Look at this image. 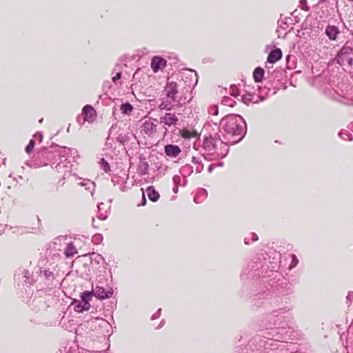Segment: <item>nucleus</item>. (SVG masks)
Listing matches in <instances>:
<instances>
[{
	"label": "nucleus",
	"instance_id": "obj_48",
	"mask_svg": "<svg viewBox=\"0 0 353 353\" xmlns=\"http://www.w3.org/2000/svg\"><path fill=\"white\" fill-rule=\"evenodd\" d=\"M325 1L326 0H319V4H321V3H323V2H325Z\"/></svg>",
	"mask_w": 353,
	"mask_h": 353
},
{
	"label": "nucleus",
	"instance_id": "obj_38",
	"mask_svg": "<svg viewBox=\"0 0 353 353\" xmlns=\"http://www.w3.org/2000/svg\"><path fill=\"white\" fill-rule=\"evenodd\" d=\"M161 309H159L157 310V312L156 313H154L152 316V320H154V319H158L159 316H160V314H161Z\"/></svg>",
	"mask_w": 353,
	"mask_h": 353
},
{
	"label": "nucleus",
	"instance_id": "obj_37",
	"mask_svg": "<svg viewBox=\"0 0 353 353\" xmlns=\"http://www.w3.org/2000/svg\"><path fill=\"white\" fill-rule=\"evenodd\" d=\"M121 78V72H117L114 77H112V81L116 83L118 80Z\"/></svg>",
	"mask_w": 353,
	"mask_h": 353
},
{
	"label": "nucleus",
	"instance_id": "obj_44",
	"mask_svg": "<svg viewBox=\"0 0 353 353\" xmlns=\"http://www.w3.org/2000/svg\"><path fill=\"white\" fill-rule=\"evenodd\" d=\"M98 218L101 220H105L106 219V216H103L102 214H100L98 216Z\"/></svg>",
	"mask_w": 353,
	"mask_h": 353
},
{
	"label": "nucleus",
	"instance_id": "obj_9",
	"mask_svg": "<svg viewBox=\"0 0 353 353\" xmlns=\"http://www.w3.org/2000/svg\"><path fill=\"white\" fill-rule=\"evenodd\" d=\"M93 295L99 299H109L112 296L113 292L112 289L105 290V288L100 286H96L92 291Z\"/></svg>",
	"mask_w": 353,
	"mask_h": 353
},
{
	"label": "nucleus",
	"instance_id": "obj_15",
	"mask_svg": "<svg viewBox=\"0 0 353 353\" xmlns=\"http://www.w3.org/2000/svg\"><path fill=\"white\" fill-rule=\"evenodd\" d=\"M62 151V157L63 159L64 164H67L68 162H66L67 158L66 156L70 155V157L75 158L79 157L78 151L75 148H69L66 147H61Z\"/></svg>",
	"mask_w": 353,
	"mask_h": 353
},
{
	"label": "nucleus",
	"instance_id": "obj_17",
	"mask_svg": "<svg viewBox=\"0 0 353 353\" xmlns=\"http://www.w3.org/2000/svg\"><path fill=\"white\" fill-rule=\"evenodd\" d=\"M282 57V52L279 48H276L270 52L268 56V61L269 63H275Z\"/></svg>",
	"mask_w": 353,
	"mask_h": 353
},
{
	"label": "nucleus",
	"instance_id": "obj_56",
	"mask_svg": "<svg viewBox=\"0 0 353 353\" xmlns=\"http://www.w3.org/2000/svg\"><path fill=\"white\" fill-rule=\"evenodd\" d=\"M104 322L109 324V323L107 321H104Z\"/></svg>",
	"mask_w": 353,
	"mask_h": 353
},
{
	"label": "nucleus",
	"instance_id": "obj_24",
	"mask_svg": "<svg viewBox=\"0 0 353 353\" xmlns=\"http://www.w3.org/2000/svg\"><path fill=\"white\" fill-rule=\"evenodd\" d=\"M133 110L132 105L129 103H123L121 105V110L122 113L130 114Z\"/></svg>",
	"mask_w": 353,
	"mask_h": 353
},
{
	"label": "nucleus",
	"instance_id": "obj_8",
	"mask_svg": "<svg viewBox=\"0 0 353 353\" xmlns=\"http://www.w3.org/2000/svg\"><path fill=\"white\" fill-rule=\"evenodd\" d=\"M154 121H156L155 119L153 121L151 119L145 121L141 125V132L148 136L154 134L157 132V125Z\"/></svg>",
	"mask_w": 353,
	"mask_h": 353
},
{
	"label": "nucleus",
	"instance_id": "obj_34",
	"mask_svg": "<svg viewBox=\"0 0 353 353\" xmlns=\"http://www.w3.org/2000/svg\"><path fill=\"white\" fill-rule=\"evenodd\" d=\"M90 258L92 259V260L97 261L98 263H100V261L103 259L101 255L96 254V253H92L90 254Z\"/></svg>",
	"mask_w": 353,
	"mask_h": 353
},
{
	"label": "nucleus",
	"instance_id": "obj_18",
	"mask_svg": "<svg viewBox=\"0 0 353 353\" xmlns=\"http://www.w3.org/2000/svg\"><path fill=\"white\" fill-rule=\"evenodd\" d=\"M146 193L148 194V199L153 201L156 202L159 199V194L157 192L153 186H149L146 189Z\"/></svg>",
	"mask_w": 353,
	"mask_h": 353
},
{
	"label": "nucleus",
	"instance_id": "obj_36",
	"mask_svg": "<svg viewBox=\"0 0 353 353\" xmlns=\"http://www.w3.org/2000/svg\"><path fill=\"white\" fill-rule=\"evenodd\" d=\"M300 3L303 6V7L302 8L303 10H304L305 11H309L310 8H309V6H307L306 5L307 4V1L306 0H300Z\"/></svg>",
	"mask_w": 353,
	"mask_h": 353
},
{
	"label": "nucleus",
	"instance_id": "obj_55",
	"mask_svg": "<svg viewBox=\"0 0 353 353\" xmlns=\"http://www.w3.org/2000/svg\"><path fill=\"white\" fill-rule=\"evenodd\" d=\"M200 171H201V170H200V169H199V168H197V172H200Z\"/></svg>",
	"mask_w": 353,
	"mask_h": 353
},
{
	"label": "nucleus",
	"instance_id": "obj_16",
	"mask_svg": "<svg viewBox=\"0 0 353 353\" xmlns=\"http://www.w3.org/2000/svg\"><path fill=\"white\" fill-rule=\"evenodd\" d=\"M339 28L335 26H327L325 28V33L331 40H336L339 34Z\"/></svg>",
	"mask_w": 353,
	"mask_h": 353
},
{
	"label": "nucleus",
	"instance_id": "obj_35",
	"mask_svg": "<svg viewBox=\"0 0 353 353\" xmlns=\"http://www.w3.org/2000/svg\"><path fill=\"white\" fill-rule=\"evenodd\" d=\"M232 89V92H231V94L234 97H237L239 95V92L238 90V89L236 88V86H232L231 88Z\"/></svg>",
	"mask_w": 353,
	"mask_h": 353
},
{
	"label": "nucleus",
	"instance_id": "obj_7",
	"mask_svg": "<svg viewBox=\"0 0 353 353\" xmlns=\"http://www.w3.org/2000/svg\"><path fill=\"white\" fill-rule=\"evenodd\" d=\"M159 122L168 127L175 126L178 124L179 118L175 113L166 112L159 117Z\"/></svg>",
	"mask_w": 353,
	"mask_h": 353
},
{
	"label": "nucleus",
	"instance_id": "obj_52",
	"mask_svg": "<svg viewBox=\"0 0 353 353\" xmlns=\"http://www.w3.org/2000/svg\"><path fill=\"white\" fill-rule=\"evenodd\" d=\"M227 105H230V106H232V104H230V101H228V104H227Z\"/></svg>",
	"mask_w": 353,
	"mask_h": 353
},
{
	"label": "nucleus",
	"instance_id": "obj_14",
	"mask_svg": "<svg viewBox=\"0 0 353 353\" xmlns=\"http://www.w3.org/2000/svg\"><path fill=\"white\" fill-rule=\"evenodd\" d=\"M74 310L77 312L88 311L90 308V303H83L82 301L74 300L72 303Z\"/></svg>",
	"mask_w": 353,
	"mask_h": 353
},
{
	"label": "nucleus",
	"instance_id": "obj_45",
	"mask_svg": "<svg viewBox=\"0 0 353 353\" xmlns=\"http://www.w3.org/2000/svg\"><path fill=\"white\" fill-rule=\"evenodd\" d=\"M230 99L229 98H225L223 100V103H225V104H228V101H230Z\"/></svg>",
	"mask_w": 353,
	"mask_h": 353
},
{
	"label": "nucleus",
	"instance_id": "obj_23",
	"mask_svg": "<svg viewBox=\"0 0 353 353\" xmlns=\"http://www.w3.org/2000/svg\"><path fill=\"white\" fill-rule=\"evenodd\" d=\"M80 185L85 187L86 190H91L92 194L94 190L95 183L90 180H85L79 183Z\"/></svg>",
	"mask_w": 353,
	"mask_h": 353
},
{
	"label": "nucleus",
	"instance_id": "obj_46",
	"mask_svg": "<svg viewBox=\"0 0 353 353\" xmlns=\"http://www.w3.org/2000/svg\"><path fill=\"white\" fill-rule=\"evenodd\" d=\"M102 205H103V203H100L99 205H98V208L99 210H101V208H103V206H101Z\"/></svg>",
	"mask_w": 353,
	"mask_h": 353
},
{
	"label": "nucleus",
	"instance_id": "obj_2",
	"mask_svg": "<svg viewBox=\"0 0 353 353\" xmlns=\"http://www.w3.org/2000/svg\"><path fill=\"white\" fill-rule=\"evenodd\" d=\"M221 132H224L228 143L235 144L245 136L247 130L244 119L239 114H230L224 117L221 123Z\"/></svg>",
	"mask_w": 353,
	"mask_h": 353
},
{
	"label": "nucleus",
	"instance_id": "obj_20",
	"mask_svg": "<svg viewBox=\"0 0 353 353\" xmlns=\"http://www.w3.org/2000/svg\"><path fill=\"white\" fill-rule=\"evenodd\" d=\"M264 70L261 67H257L253 72V77L256 82H261L264 76Z\"/></svg>",
	"mask_w": 353,
	"mask_h": 353
},
{
	"label": "nucleus",
	"instance_id": "obj_12",
	"mask_svg": "<svg viewBox=\"0 0 353 353\" xmlns=\"http://www.w3.org/2000/svg\"><path fill=\"white\" fill-rule=\"evenodd\" d=\"M82 112L85 115V121L88 122H92L95 119L96 112L94 109L90 105H86L84 106Z\"/></svg>",
	"mask_w": 353,
	"mask_h": 353
},
{
	"label": "nucleus",
	"instance_id": "obj_21",
	"mask_svg": "<svg viewBox=\"0 0 353 353\" xmlns=\"http://www.w3.org/2000/svg\"><path fill=\"white\" fill-rule=\"evenodd\" d=\"M208 196V192L205 189H201L194 198V201L196 203H201Z\"/></svg>",
	"mask_w": 353,
	"mask_h": 353
},
{
	"label": "nucleus",
	"instance_id": "obj_25",
	"mask_svg": "<svg viewBox=\"0 0 353 353\" xmlns=\"http://www.w3.org/2000/svg\"><path fill=\"white\" fill-rule=\"evenodd\" d=\"M93 294L92 292L85 291L81 295V301L83 303H89L92 299Z\"/></svg>",
	"mask_w": 353,
	"mask_h": 353
},
{
	"label": "nucleus",
	"instance_id": "obj_5",
	"mask_svg": "<svg viewBox=\"0 0 353 353\" xmlns=\"http://www.w3.org/2000/svg\"><path fill=\"white\" fill-rule=\"evenodd\" d=\"M335 60L342 66L353 65V43L347 41L337 53Z\"/></svg>",
	"mask_w": 353,
	"mask_h": 353
},
{
	"label": "nucleus",
	"instance_id": "obj_3",
	"mask_svg": "<svg viewBox=\"0 0 353 353\" xmlns=\"http://www.w3.org/2000/svg\"><path fill=\"white\" fill-rule=\"evenodd\" d=\"M270 334L272 338H267L266 339H260V347H263L264 350H274L276 348V343L278 341H285L290 339L291 331L289 327L286 330L285 327H273L271 328Z\"/></svg>",
	"mask_w": 353,
	"mask_h": 353
},
{
	"label": "nucleus",
	"instance_id": "obj_4",
	"mask_svg": "<svg viewBox=\"0 0 353 353\" xmlns=\"http://www.w3.org/2000/svg\"><path fill=\"white\" fill-rule=\"evenodd\" d=\"M41 156L46 159L42 162V165H50L53 169H56L58 172H63V169L65 168L63 159L62 157L61 148L45 149L41 152Z\"/></svg>",
	"mask_w": 353,
	"mask_h": 353
},
{
	"label": "nucleus",
	"instance_id": "obj_50",
	"mask_svg": "<svg viewBox=\"0 0 353 353\" xmlns=\"http://www.w3.org/2000/svg\"><path fill=\"white\" fill-rule=\"evenodd\" d=\"M352 128H353V123H352V124H350V125H349V128H350V129H352Z\"/></svg>",
	"mask_w": 353,
	"mask_h": 353
},
{
	"label": "nucleus",
	"instance_id": "obj_13",
	"mask_svg": "<svg viewBox=\"0 0 353 353\" xmlns=\"http://www.w3.org/2000/svg\"><path fill=\"white\" fill-rule=\"evenodd\" d=\"M40 274H42L46 280L52 281L58 274V270L56 269V267H53L52 270H50V268H44L43 270H40Z\"/></svg>",
	"mask_w": 353,
	"mask_h": 353
},
{
	"label": "nucleus",
	"instance_id": "obj_27",
	"mask_svg": "<svg viewBox=\"0 0 353 353\" xmlns=\"http://www.w3.org/2000/svg\"><path fill=\"white\" fill-rule=\"evenodd\" d=\"M23 276L25 278L24 281L26 283H29V284L32 285L33 283H34V280L30 277V273L29 272L28 270H24L23 272Z\"/></svg>",
	"mask_w": 353,
	"mask_h": 353
},
{
	"label": "nucleus",
	"instance_id": "obj_30",
	"mask_svg": "<svg viewBox=\"0 0 353 353\" xmlns=\"http://www.w3.org/2000/svg\"><path fill=\"white\" fill-rule=\"evenodd\" d=\"M253 95L250 93H246L242 96V101L244 103L248 104L253 101Z\"/></svg>",
	"mask_w": 353,
	"mask_h": 353
},
{
	"label": "nucleus",
	"instance_id": "obj_54",
	"mask_svg": "<svg viewBox=\"0 0 353 353\" xmlns=\"http://www.w3.org/2000/svg\"><path fill=\"white\" fill-rule=\"evenodd\" d=\"M177 190H178V188H174V192H176V191H177Z\"/></svg>",
	"mask_w": 353,
	"mask_h": 353
},
{
	"label": "nucleus",
	"instance_id": "obj_40",
	"mask_svg": "<svg viewBox=\"0 0 353 353\" xmlns=\"http://www.w3.org/2000/svg\"><path fill=\"white\" fill-rule=\"evenodd\" d=\"M102 240V236L100 234H97L94 236L93 241H101Z\"/></svg>",
	"mask_w": 353,
	"mask_h": 353
},
{
	"label": "nucleus",
	"instance_id": "obj_33",
	"mask_svg": "<svg viewBox=\"0 0 353 353\" xmlns=\"http://www.w3.org/2000/svg\"><path fill=\"white\" fill-rule=\"evenodd\" d=\"M298 263H299V260H298L296 256L294 254H292V263L290 265V269L294 268V267H296Z\"/></svg>",
	"mask_w": 353,
	"mask_h": 353
},
{
	"label": "nucleus",
	"instance_id": "obj_32",
	"mask_svg": "<svg viewBox=\"0 0 353 353\" xmlns=\"http://www.w3.org/2000/svg\"><path fill=\"white\" fill-rule=\"evenodd\" d=\"M208 112L210 114H212V115H217L218 113H219V110H218V106L217 105H212L210 107L208 108Z\"/></svg>",
	"mask_w": 353,
	"mask_h": 353
},
{
	"label": "nucleus",
	"instance_id": "obj_28",
	"mask_svg": "<svg viewBox=\"0 0 353 353\" xmlns=\"http://www.w3.org/2000/svg\"><path fill=\"white\" fill-rule=\"evenodd\" d=\"M339 135L344 140L352 141L353 139L352 134L349 133L347 130H341Z\"/></svg>",
	"mask_w": 353,
	"mask_h": 353
},
{
	"label": "nucleus",
	"instance_id": "obj_19",
	"mask_svg": "<svg viewBox=\"0 0 353 353\" xmlns=\"http://www.w3.org/2000/svg\"><path fill=\"white\" fill-rule=\"evenodd\" d=\"M77 253V250L73 243H69L64 251V254L66 257H72Z\"/></svg>",
	"mask_w": 353,
	"mask_h": 353
},
{
	"label": "nucleus",
	"instance_id": "obj_41",
	"mask_svg": "<svg viewBox=\"0 0 353 353\" xmlns=\"http://www.w3.org/2000/svg\"><path fill=\"white\" fill-rule=\"evenodd\" d=\"M145 203H146V199H145L144 192H143L142 201H141V203H140V205H145Z\"/></svg>",
	"mask_w": 353,
	"mask_h": 353
},
{
	"label": "nucleus",
	"instance_id": "obj_6",
	"mask_svg": "<svg viewBox=\"0 0 353 353\" xmlns=\"http://www.w3.org/2000/svg\"><path fill=\"white\" fill-rule=\"evenodd\" d=\"M205 159L212 161L219 157H224L225 154H221L217 152L216 141L212 138L205 139L203 143Z\"/></svg>",
	"mask_w": 353,
	"mask_h": 353
},
{
	"label": "nucleus",
	"instance_id": "obj_22",
	"mask_svg": "<svg viewBox=\"0 0 353 353\" xmlns=\"http://www.w3.org/2000/svg\"><path fill=\"white\" fill-rule=\"evenodd\" d=\"M268 319L273 321L270 322V325H279L277 321H281L282 317L279 316L278 311H274L271 314L268 316Z\"/></svg>",
	"mask_w": 353,
	"mask_h": 353
},
{
	"label": "nucleus",
	"instance_id": "obj_42",
	"mask_svg": "<svg viewBox=\"0 0 353 353\" xmlns=\"http://www.w3.org/2000/svg\"><path fill=\"white\" fill-rule=\"evenodd\" d=\"M192 163H194L195 164L199 163L200 162L199 161V159L196 158V157H192Z\"/></svg>",
	"mask_w": 353,
	"mask_h": 353
},
{
	"label": "nucleus",
	"instance_id": "obj_47",
	"mask_svg": "<svg viewBox=\"0 0 353 353\" xmlns=\"http://www.w3.org/2000/svg\"><path fill=\"white\" fill-rule=\"evenodd\" d=\"M102 205H103V203H100L99 205H98V208L99 210H101V208H103V206H101Z\"/></svg>",
	"mask_w": 353,
	"mask_h": 353
},
{
	"label": "nucleus",
	"instance_id": "obj_43",
	"mask_svg": "<svg viewBox=\"0 0 353 353\" xmlns=\"http://www.w3.org/2000/svg\"><path fill=\"white\" fill-rule=\"evenodd\" d=\"M352 299H353V292H349L347 296V300H351Z\"/></svg>",
	"mask_w": 353,
	"mask_h": 353
},
{
	"label": "nucleus",
	"instance_id": "obj_1",
	"mask_svg": "<svg viewBox=\"0 0 353 353\" xmlns=\"http://www.w3.org/2000/svg\"><path fill=\"white\" fill-rule=\"evenodd\" d=\"M192 86V83L188 85L183 80L167 82L163 90L165 96L161 99L159 108L170 111L182 106L188 101Z\"/></svg>",
	"mask_w": 353,
	"mask_h": 353
},
{
	"label": "nucleus",
	"instance_id": "obj_39",
	"mask_svg": "<svg viewBox=\"0 0 353 353\" xmlns=\"http://www.w3.org/2000/svg\"><path fill=\"white\" fill-rule=\"evenodd\" d=\"M35 138H38L39 141L41 142L43 139V135L41 132H37L34 136Z\"/></svg>",
	"mask_w": 353,
	"mask_h": 353
},
{
	"label": "nucleus",
	"instance_id": "obj_29",
	"mask_svg": "<svg viewBox=\"0 0 353 353\" xmlns=\"http://www.w3.org/2000/svg\"><path fill=\"white\" fill-rule=\"evenodd\" d=\"M100 165L101 168L105 172H109L110 171V164L103 158L101 159Z\"/></svg>",
	"mask_w": 353,
	"mask_h": 353
},
{
	"label": "nucleus",
	"instance_id": "obj_10",
	"mask_svg": "<svg viewBox=\"0 0 353 353\" xmlns=\"http://www.w3.org/2000/svg\"><path fill=\"white\" fill-rule=\"evenodd\" d=\"M166 60L161 57L154 56L152 59L151 68L154 72L166 66Z\"/></svg>",
	"mask_w": 353,
	"mask_h": 353
},
{
	"label": "nucleus",
	"instance_id": "obj_53",
	"mask_svg": "<svg viewBox=\"0 0 353 353\" xmlns=\"http://www.w3.org/2000/svg\"><path fill=\"white\" fill-rule=\"evenodd\" d=\"M264 99L263 97H260V101H262Z\"/></svg>",
	"mask_w": 353,
	"mask_h": 353
},
{
	"label": "nucleus",
	"instance_id": "obj_31",
	"mask_svg": "<svg viewBox=\"0 0 353 353\" xmlns=\"http://www.w3.org/2000/svg\"><path fill=\"white\" fill-rule=\"evenodd\" d=\"M34 145V141L33 139H31L28 145L26 148V152L29 154L33 150Z\"/></svg>",
	"mask_w": 353,
	"mask_h": 353
},
{
	"label": "nucleus",
	"instance_id": "obj_26",
	"mask_svg": "<svg viewBox=\"0 0 353 353\" xmlns=\"http://www.w3.org/2000/svg\"><path fill=\"white\" fill-rule=\"evenodd\" d=\"M258 236L255 233H250L248 236L245 237L244 239V243L247 245L250 244L251 242H254L258 240Z\"/></svg>",
	"mask_w": 353,
	"mask_h": 353
},
{
	"label": "nucleus",
	"instance_id": "obj_49",
	"mask_svg": "<svg viewBox=\"0 0 353 353\" xmlns=\"http://www.w3.org/2000/svg\"><path fill=\"white\" fill-rule=\"evenodd\" d=\"M212 166H213L212 165H210V167H209V168H208L210 172H211V171H212Z\"/></svg>",
	"mask_w": 353,
	"mask_h": 353
},
{
	"label": "nucleus",
	"instance_id": "obj_51",
	"mask_svg": "<svg viewBox=\"0 0 353 353\" xmlns=\"http://www.w3.org/2000/svg\"><path fill=\"white\" fill-rule=\"evenodd\" d=\"M217 165L222 166L223 165V163H219L217 164Z\"/></svg>",
	"mask_w": 353,
	"mask_h": 353
},
{
	"label": "nucleus",
	"instance_id": "obj_11",
	"mask_svg": "<svg viewBox=\"0 0 353 353\" xmlns=\"http://www.w3.org/2000/svg\"><path fill=\"white\" fill-rule=\"evenodd\" d=\"M181 152V148L176 145L168 144L165 146V153L168 157H176Z\"/></svg>",
	"mask_w": 353,
	"mask_h": 353
}]
</instances>
